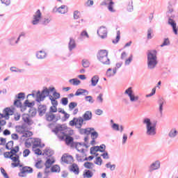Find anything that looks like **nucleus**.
Segmentation results:
<instances>
[{"label":"nucleus","mask_w":178,"mask_h":178,"mask_svg":"<svg viewBox=\"0 0 178 178\" xmlns=\"http://www.w3.org/2000/svg\"><path fill=\"white\" fill-rule=\"evenodd\" d=\"M99 81V77L98 76H94L91 79L92 86L95 87L97 84H98V81Z\"/></svg>","instance_id":"33"},{"label":"nucleus","mask_w":178,"mask_h":178,"mask_svg":"<svg viewBox=\"0 0 178 178\" xmlns=\"http://www.w3.org/2000/svg\"><path fill=\"white\" fill-rule=\"evenodd\" d=\"M53 98L54 99H59V98H60V93L54 91L53 93Z\"/></svg>","instance_id":"49"},{"label":"nucleus","mask_w":178,"mask_h":178,"mask_svg":"<svg viewBox=\"0 0 178 178\" xmlns=\"http://www.w3.org/2000/svg\"><path fill=\"white\" fill-rule=\"evenodd\" d=\"M45 112H47V106L44 105H40L38 106V113L40 116L45 115Z\"/></svg>","instance_id":"23"},{"label":"nucleus","mask_w":178,"mask_h":178,"mask_svg":"<svg viewBox=\"0 0 178 178\" xmlns=\"http://www.w3.org/2000/svg\"><path fill=\"white\" fill-rule=\"evenodd\" d=\"M76 106H77V103L76 102H71L69 104V108L70 109V111H73V109H74Z\"/></svg>","instance_id":"52"},{"label":"nucleus","mask_w":178,"mask_h":178,"mask_svg":"<svg viewBox=\"0 0 178 178\" xmlns=\"http://www.w3.org/2000/svg\"><path fill=\"white\" fill-rule=\"evenodd\" d=\"M63 130L64 129L62 124H57L51 131L57 136L58 138L60 139V141H65V138L67 134H66Z\"/></svg>","instance_id":"4"},{"label":"nucleus","mask_w":178,"mask_h":178,"mask_svg":"<svg viewBox=\"0 0 178 178\" xmlns=\"http://www.w3.org/2000/svg\"><path fill=\"white\" fill-rule=\"evenodd\" d=\"M125 94H127L129 95L130 100L132 102L134 101H138V97L134 96V94H133V90H131V88H129L127 90H126Z\"/></svg>","instance_id":"14"},{"label":"nucleus","mask_w":178,"mask_h":178,"mask_svg":"<svg viewBox=\"0 0 178 178\" xmlns=\"http://www.w3.org/2000/svg\"><path fill=\"white\" fill-rule=\"evenodd\" d=\"M1 172L2 173L3 176H4L5 178H9L8 173H6V171L3 168H1Z\"/></svg>","instance_id":"61"},{"label":"nucleus","mask_w":178,"mask_h":178,"mask_svg":"<svg viewBox=\"0 0 178 178\" xmlns=\"http://www.w3.org/2000/svg\"><path fill=\"white\" fill-rule=\"evenodd\" d=\"M27 128L24 126H18L16 127V131L19 134H24Z\"/></svg>","instance_id":"28"},{"label":"nucleus","mask_w":178,"mask_h":178,"mask_svg":"<svg viewBox=\"0 0 178 178\" xmlns=\"http://www.w3.org/2000/svg\"><path fill=\"white\" fill-rule=\"evenodd\" d=\"M50 112L52 113H56V112H58V108H56V106H52L50 107Z\"/></svg>","instance_id":"59"},{"label":"nucleus","mask_w":178,"mask_h":178,"mask_svg":"<svg viewBox=\"0 0 178 178\" xmlns=\"http://www.w3.org/2000/svg\"><path fill=\"white\" fill-rule=\"evenodd\" d=\"M30 149H24L23 152V156H24V158H26V156H29V155H30Z\"/></svg>","instance_id":"60"},{"label":"nucleus","mask_w":178,"mask_h":178,"mask_svg":"<svg viewBox=\"0 0 178 178\" xmlns=\"http://www.w3.org/2000/svg\"><path fill=\"white\" fill-rule=\"evenodd\" d=\"M106 74L108 77H111V76H115V74H116V70H113L112 71V69L109 68L107 70Z\"/></svg>","instance_id":"35"},{"label":"nucleus","mask_w":178,"mask_h":178,"mask_svg":"<svg viewBox=\"0 0 178 178\" xmlns=\"http://www.w3.org/2000/svg\"><path fill=\"white\" fill-rule=\"evenodd\" d=\"M73 137L67 135L65 136V138L64 139V141L65 142V144H67V145H70V144H72V143H73Z\"/></svg>","instance_id":"31"},{"label":"nucleus","mask_w":178,"mask_h":178,"mask_svg":"<svg viewBox=\"0 0 178 178\" xmlns=\"http://www.w3.org/2000/svg\"><path fill=\"white\" fill-rule=\"evenodd\" d=\"M168 24H170L172 26V30H173L175 34L177 35V25L175 23L174 20L172 19H169Z\"/></svg>","instance_id":"24"},{"label":"nucleus","mask_w":178,"mask_h":178,"mask_svg":"<svg viewBox=\"0 0 178 178\" xmlns=\"http://www.w3.org/2000/svg\"><path fill=\"white\" fill-rule=\"evenodd\" d=\"M177 135V131L176 129H172L169 134L170 137H176Z\"/></svg>","instance_id":"50"},{"label":"nucleus","mask_w":178,"mask_h":178,"mask_svg":"<svg viewBox=\"0 0 178 178\" xmlns=\"http://www.w3.org/2000/svg\"><path fill=\"white\" fill-rule=\"evenodd\" d=\"M22 120L26 123V124L31 125L34 123L33 120L31 119V116L29 114H23L22 115Z\"/></svg>","instance_id":"15"},{"label":"nucleus","mask_w":178,"mask_h":178,"mask_svg":"<svg viewBox=\"0 0 178 178\" xmlns=\"http://www.w3.org/2000/svg\"><path fill=\"white\" fill-rule=\"evenodd\" d=\"M33 151L35 152L36 155H41L42 154V152L41 149L37 148V147H33Z\"/></svg>","instance_id":"47"},{"label":"nucleus","mask_w":178,"mask_h":178,"mask_svg":"<svg viewBox=\"0 0 178 178\" xmlns=\"http://www.w3.org/2000/svg\"><path fill=\"white\" fill-rule=\"evenodd\" d=\"M88 94V92L84 89H79L76 93H75V95L76 97H79V95H83V94Z\"/></svg>","instance_id":"37"},{"label":"nucleus","mask_w":178,"mask_h":178,"mask_svg":"<svg viewBox=\"0 0 178 178\" xmlns=\"http://www.w3.org/2000/svg\"><path fill=\"white\" fill-rule=\"evenodd\" d=\"M106 168L108 169H111V170H115V168H116V165L111 164V163H108L106 164Z\"/></svg>","instance_id":"54"},{"label":"nucleus","mask_w":178,"mask_h":178,"mask_svg":"<svg viewBox=\"0 0 178 178\" xmlns=\"http://www.w3.org/2000/svg\"><path fill=\"white\" fill-rule=\"evenodd\" d=\"M161 168V163L159 161H156L155 163H153L149 168V172H152L154 170H156L157 169H159Z\"/></svg>","instance_id":"20"},{"label":"nucleus","mask_w":178,"mask_h":178,"mask_svg":"<svg viewBox=\"0 0 178 178\" xmlns=\"http://www.w3.org/2000/svg\"><path fill=\"white\" fill-rule=\"evenodd\" d=\"M75 148L79 152H84V149L87 148L86 145L77 143L75 144Z\"/></svg>","instance_id":"19"},{"label":"nucleus","mask_w":178,"mask_h":178,"mask_svg":"<svg viewBox=\"0 0 178 178\" xmlns=\"http://www.w3.org/2000/svg\"><path fill=\"white\" fill-rule=\"evenodd\" d=\"M115 3L113 2L112 1H111L108 4V9L109 10V12H111V13H115L116 12V10L115 9Z\"/></svg>","instance_id":"27"},{"label":"nucleus","mask_w":178,"mask_h":178,"mask_svg":"<svg viewBox=\"0 0 178 178\" xmlns=\"http://www.w3.org/2000/svg\"><path fill=\"white\" fill-rule=\"evenodd\" d=\"M31 136H33V132L27 130L25 131V132H24V134H22V137H31Z\"/></svg>","instance_id":"43"},{"label":"nucleus","mask_w":178,"mask_h":178,"mask_svg":"<svg viewBox=\"0 0 178 178\" xmlns=\"http://www.w3.org/2000/svg\"><path fill=\"white\" fill-rule=\"evenodd\" d=\"M156 50H149L147 53V66L149 69H154L156 65H158V61L156 60Z\"/></svg>","instance_id":"2"},{"label":"nucleus","mask_w":178,"mask_h":178,"mask_svg":"<svg viewBox=\"0 0 178 178\" xmlns=\"http://www.w3.org/2000/svg\"><path fill=\"white\" fill-rule=\"evenodd\" d=\"M55 163V159L53 157L48 159L44 163L45 168H51Z\"/></svg>","instance_id":"22"},{"label":"nucleus","mask_w":178,"mask_h":178,"mask_svg":"<svg viewBox=\"0 0 178 178\" xmlns=\"http://www.w3.org/2000/svg\"><path fill=\"white\" fill-rule=\"evenodd\" d=\"M36 56L38 59H44L47 57V53L44 51H40L37 53Z\"/></svg>","instance_id":"29"},{"label":"nucleus","mask_w":178,"mask_h":178,"mask_svg":"<svg viewBox=\"0 0 178 178\" xmlns=\"http://www.w3.org/2000/svg\"><path fill=\"white\" fill-rule=\"evenodd\" d=\"M97 34L101 38H106L108 31L106 27L101 26L97 31Z\"/></svg>","instance_id":"13"},{"label":"nucleus","mask_w":178,"mask_h":178,"mask_svg":"<svg viewBox=\"0 0 178 178\" xmlns=\"http://www.w3.org/2000/svg\"><path fill=\"white\" fill-rule=\"evenodd\" d=\"M46 120H47V122H54V120L56 122V120H58V118H56L55 114L49 112L46 114Z\"/></svg>","instance_id":"18"},{"label":"nucleus","mask_w":178,"mask_h":178,"mask_svg":"<svg viewBox=\"0 0 178 178\" xmlns=\"http://www.w3.org/2000/svg\"><path fill=\"white\" fill-rule=\"evenodd\" d=\"M33 145V148H37L41 145V140L34 138H29L25 142L26 148H30Z\"/></svg>","instance_id":"6"},{"label":"nucleus","mask_w":178,"mask_h":178,"mask_svg":"<svg viewBox=\"0 0 178 178\" xmlns=\"http://www.w3.org/2000/svg\"><path fill=\"white\" fill-rule=\"evenodd\" d=\"M42 16V14L41 13V10H38L33 15V20L32 21V24L33 25L38 24V23H40V20H41Z\"/></svg>","instance_id":"12"},{"label":"nucleus","mask_w":178,"mask_h":178,"mask_svg":"<svg viewBox=\"0 0 178 178\" xmlns=\"http://www.w3.org/2000/svg\"><path fill=\"white\" fill-rule=\"evenodd\" d=\"M99 151V146H95L90 148V154L95 155Z\"/></svg>","instance_id":"38"},{"label":"nucleus","mask_w":178,"mask_h":178,"mask_svg":"<svg viewBox=\"0 0 178 178\" xmlns=\"http://www.w3.org/2000/svg\"><path fill=\"white\" fill-rule=\"evenodd\" d=\"M120 40V31H117L116 38H115V40H113V43L118 44Z\"/></svg>","instance_id":"44"},{"label":"nucleus","mask_w":178,"mask_h":178,"mask_svg":"<svg viewBox=\"0 0 178 178\" xmlns=\"http://www.w3.org/2000/svg\"><path fill=\"white\" fill-rule=\"evenodd\" d=\"M61 104L63 105H64L65 106H66V105H67V104H69V100L67 99V97H63L61 99Z\"/></svg>","instance_id":"51"},{"label":"nucleus","mask_w":178,"mask_h":178,"mask_svg":"<svg viewBox=\"0 0 178 178\" xmlns=\"http://www.w3.org/2000/svg\"><path fill=\"white\" fill-rule=\"evenodd\" d=\"M95 163V165H98V166H101L102 165V159L101 157H97Z\"/></svg>","instance_id":"46"},{"label":"nucleus","mask_w":178,"mask_h":178,"mask_svg":"<svg viewBox=\"0 0 178 178\" xmlns=\"http://www.w3.org/2000/svg\"><path fill=\"white\" fill-rule=\"evenodd\" d=\"M170 44V41H169V38H165L161 47H166V45H169Z\"/></svg>","instance_id":"53"},{"label":"nucleus","mask_w":178,"mask_h":178,"mask_svg":"<svg viewBox=\"0 0 178 178\" xmlns=\"http://www.w3.org/2000/svg\"><path fill=\"white\" fill-rule=\"evenodd\" d=\"M70 84H72V86H79L81 81L77 79H72L70 80Z\"/></svg>","instance_id":"39"},{"label":"nucleus","mask_w":178,"mask_h":178,"mask_svg":"<svg viewBox=\"0 0 178 178\" xmlns=\"http://www.w3.org/2000/svg\"><path fill=\"white\" fill-rule=\"evenodd\" d=\"M29 115H31V116H35L37 115V110L33 108H30Z\"/></svg>","instance_id":"48"},{"label":"nucleus","mask_w":178,"mask_h":178,"mask_svg":"<svg viewBox=\"0 0 178 178\" xmlns=\"http://www.w3.org/2000/svg\"><path fill=\"white\" fill-rule=\"evenodd\" d=\"M35 166L37 169H42L44 163H42V161L40 160L35 163Z\"/></svg>","instance_id":"41"},{"label":"nucleus","mask_w":178,"mask_h":178,"mask_svg":"<svg viewBox=\"0 0 178 178\" xmlns=\"http://www.w3.org/2000/svg\"><path fill=\"white\" fill-rule=\"evenodd\" d=\"M51 171L53 173H55V172L58 173V172H60V167H59V165H55L51 167Z\"/></svg>","instance_id":"36"},{"label":"nucleus","mask_w":178,"mask_h":178,"mask_svg":"<svg viewBox=\"0 0 178 178\" xmlns=\"http://www.w3.org/2000/svg\"><path fill=\"white\" fill-rule=\"evenodd\" d=\"M90 137L92 138L90 142L91 145H95V140L98 138V133L97 131L91 132Z\"/></svg>","instance_id":"21"},{"label":"nucleus","mask_w":178,"mask_h":178,"mask_svg":"<svg viewBox=\"0 0 178 178\" xmlns=\"http://www.w3.org/2000/svg\"><path fill=\"white\" fill-rule=\"evenodd\" d=\"M6 148L7 149H10V151L12 149H15V148H13V141L10 140L8 143H7L6 145Z\"/></svg>","instance_id":"40"},{"label":"nucleus","mask_w":178,"mask_h":178,"mask_svg":"<svg viewBox=\"0 0 178 178\" xmlns=\"http://www.w3.org/2000/svg\"><path fill=\"white\" fill-rule=\"evenodd\" d=\"M80 17V12L76 10L74 12V19H79Z\"/></svg>","instance_id":"63"},{"label":"nucleus","mask_w":178,"mask_h":178,"mask_svg":"<svg viewBox=\"0 0 178 178\" xmlns=\"http://www.w3.org/2000/svg\"><path fill=\"white\" fill-rule=\"evenodd\" d=\"M43 155H45L46 156H49V158H51L54 155V152L51 149H46L44 150Z\"/></svg>","instance_id":"30"},{"label":"nucleus","mask_w":178,"mask_h":178,"mask_svg":"<svg viewBox=\"0 0 178 178\" xmlns=\"http://www.w3.org/2000/svg\"><path fill=\"white\" fill-rule=\"evenodd\" d=\"M61 161L64 163L70 164V163H73V162L74 161V159L73 158V156L67 153H65L63 154L61 157Z\"/></svg>","instance_id":"9"},{"label":"nucleus","mask_w":178,"mask_h":178,"mask_svg":"<svg viewBox=\"0 0 178 178\" xmlns=\"http://www.w3.org/2000/svg\"><path fill=\"white\" fill-rule=\"evenodd\" d=\"M10 70L12 72H15V73H17V72L22 73V70H19V69L17 68L16 67H11Z\"/></svg>","instance_id":"58"},{"label":"nucleus","mask_w":178,"mask_h":178,"mask_svg":"<svg viewBox=\"0 0 178 178\" xmlns=\"http://www.w3.org/2000/svg\"><path fill=\"white\" fill-rule=\"evenodd\" d=\"M70 126H75L76 129H81L83 124H84V120L83 117L74 118L72 120L69 122Z\"/></svg>","instance_id":"8"},{"label":"nucleus","mask_w":178,"mask_h":178,"mask_svg":"<svg viewBox=\"0 0 178 178\" xmlns=\"http://www.w3.org/2000/svg\"><path fill=\"white\" fill-rule=\"evenodd\" d=\"M144 124H146L147 134L148 136H155L156 134V124L151 122V119L145 118L143 120Z\"/></svg>","instance_id":"3"},{"label":"nucleus","mask_w":178,"mask_h":178,"mask_svg":"<svg viewBox=\"0 0 178 178\" xmlns=\"http://www.w3.org/2000/svg\"><path fill=\"white\" fill-rule=\"evenodd\" d=\"M55 91V88H49L44 89L42 92H38L36 95L37 97V101L40 102V101H44V98L45 97H48L49 95V92H52Z\"/></svg>","instance_id":"7"},{"label":"nucleus","mask_w":178,"mask_h":178,"mask_svg":"<svg viewBox=\"0 0 178 178\" xmlns=\"http://www.w3.org/2000/svg\"><path fill=\"white\" fill-rule=\"evenodd\" d=\"M49 99H50L53 106H58V102L56 101V99H54V96L50 95Z\"/></svg>","instance_id":"42"},{"label":"nucleus","mask_w":178,"mask_h":178,"mask_svg":"<svg viewBox=\"0 0 178 178\" xmlns=\"http://www.w3.org/2000/svg\"><path fill=\"white\" fill-rule=\"evenodd\" d=\"M10 115H13V111H12V109H10V108H6L3 111V114L0 113V120L3 119V118H5V119H6L8 120V119H9V116H10Z\"/></svg>","instance_id":"11"},{"label":"nucleus","mask_w":178,"mask_h":178,"mask_svg":"<svg viewBox=\"0 0 178 178\" xmlns=\"http://www.w3.org/2000/svg\"><path fill=\"white\" fill-rule=\"evenodd\" d=\"M58 13L65 14L67 12V6H61L57 9Z\"/></svg>","instance_id":"32"},{"label":"nucleus","mask_w":178,"mask_h":178,"mask_svg":"<svg viewBox=\"0 0 178 178\" xmlns=\"http://www.w3.org/2000/svg\"><path fill=\"white\" fill-rule=\"evenodd\" d=\"M131 60H133V55H131V56L125 60V65H130V63H131Z\"/></svg>","instance_id":"56"},{"label":"nucleus","mask_w":178,"mask_h":178,"mask_svg":"<svg viewBox=\"0 0 178 178\" xmlns=\"http://www.w3.org/2000/svg\"><path fill=\"white\" fill-rule=\"evenodd\" d=\"M83 176L87 178H90L94 176V174L92 173V172H91V170H86L83 172Z\"/></svg>","instance_id":"34"},{"label":"nucleus","mask_w":178,"mask_h":178,"mask_svg":"<svg viewBox=\"0 0 178 178\" xmlns=\"http://www.w3.org/2000/svg\"><path fill=\"white\" fill-rule=\"evenodd\" d=\"M33 173V169L29 166H24L21 169V172L19 174V176L21 177H24L26 175Z\"/></svg>","instance_id":"10"},{"label":"nucleus","mask_w":178,"mask_h":178,"mask_svg":"<svg viewBox=\"0 0 178 178\" xmlns=\"http://www.w3.org/2000/svg\"><path fill=\"white\" fill-rule=\"evenodd\" d=\"M82 118L84 122H88V120H91V119H92V112L90 111H86L83 115Z\"/></svg>","instance_id":"16"},{"label":"nucleus","mask_w":178,"mask_h":178,"mask_svg":"<svg viewBox=\"0 0 178 178\" xmlns=\"http://www.w3.org/2000/svg\"><path fill=\"white\" fill-rule=\"evenodd\" d=\"M19 152V146H15L10 152L3 153L4 158H8L11 160V166L13 168H22L23 166L20 163V156L17 154Z\"/></svg>","instance_id":"1"},{"label":"nucleus","mask_w":178,"mask_h":178,"mask_svg":"<svg viewBox=\"0 0 178 178\" xmlns=\"http://www.w3.org/2000/svg\"><path fill=\"white\" fill-rule=\"evenodd\" d=\"M94 5V0H88L86 3V6H92Z\"/></svg>","instance_id":"62"},{"label":"nucleus","mask_w":178,"mask_h":178,"mask_svg":"<svg viewBox=\"0 0 178 178\" xmlns=\"http://www.w3.org/2000/svg\"><path fill=\"white\" fill-rule=\"evenodd\" d=\"M97 58L103 65H111V60L108 58V51L100 50L98 53Z\"/></svg>","instance_id":"5"},{"label":"nucleus","mask_w":178,"mask_h":178,"mask_svg":"<svg viewBox=\"0 0 178 178\" xmlns=\"http://www.w3.org/2000/svg\"><path fill=\"white\" fill-rule=\"evenodd\" d=\"M82 66L83 67H90V61L87 59H83L82 60Z\"/></svg>","instance_id":"45"},{"label":"nucleus","mask_w":178,"mask_h":178,"mask_svg":"<svg viewBox=\"0 0 178 178\" xmlns=\"http://www.w3.org/2000/svg\"><path fill=\"white\" fill-rule=\"evenodd\" d=\"M147 38H148V40H151V38H152V29H148V31H147Z\"/></svg>","instance_id":"64"},{"label":"nucleus","mask_w":178,"mask_h":178,"mask_svg":"<svg viewBox=\"0 0 178 178\" xmlns=\"http://www.w3.org/2000/svg\"><path fill=\"white\" fill-rule=\"evenodd\" d=\"M83 166L84 168H86V169H89L90 170H92L93 172H95V170H92L94 169L95 165L91 162L84 163Z\"/></svg>","instance_id":"25"},{"label":"nucleus","mask_w":178,"mask_h":178,"mask_svg":"<svg viewBox=\"0 0 178 178\" xmlns=\"http://www.w3.org/2000/svg\"><path fill=\"white\" fill-rule=\"evenodd\" d=\"M76 158L78 162H83V161H85L84 157L80 156L79 154H76Z\"/></svg>","instance_id":"57"},{"label":"nucleus","mask_w":178,"mask_h":178,"mask_svg":"<svg viewBox=\"0 0 178 178\" xmlns=\"http://www.w3.org/2000/svg\"><path fill=\"white\" fill-rule=\"evenodd\" d=\"M25 106H28L29 108H31L32 106H34V103L29 102V100H26L25 102Z\"/></svg>","instance_id":"55"},{"label":"nucleus","mask_w":178,"mask_h":178,"mask_svg":"<svg viewBox=\"0 0 178 178\" xmlns=\"http://www.w3.org/2000/svg\"><path fill=\"white\" fill-rule=\"evenodd\" d=\"M68 47L70 51H73V49L76 48V42L74 41V39L70 38Z\"/></svg>","instance_id":"26"},{"label":"nucleus","mask_w":178,"mask_h":178,"mask_svg":"<svg viewBox=\"0 0 178 178\" xmlns=\"http://www.w3.org/2000/svg\"><path fill=\"white\" fill-rule=\"evenodd\" d=\"M70 172H73L74 175H79L80 172V168H79V165L76 163H72L70 166Z\"/></svg>","instance_id":"17"}]
</instances>
